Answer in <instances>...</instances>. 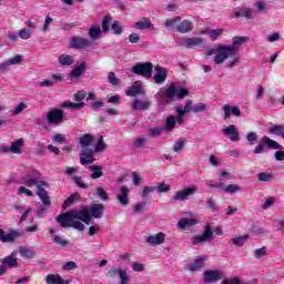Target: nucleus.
<instances>
[{"label": "nucleus", "mask_w": 284, "mask_h": 284, "mask_svg": "<svg viewBox=\"0 0 284 284\" xmlns=\"http://www.w3.org/2000/svg\"><path fill=\"white\" fill-rule=\"evenodd\" d=\"M60 106L69 108L70 110H81V108L85 106V103L84 102L74 103V102L68 101V102H63Z\"/></svg>", "instance_id": "nucleus-40"}, {"label": "nucleus", "mask_w": 284, "mask_h": 284, "mask_svg": "<svg viewBox=\"0 0 284 284\" xmlns=\"http://www.w3.org/2000/svg\"><path fill=\"white\" fill-rule=\"evenodd\" d=\"M247 41H250V37H234L231 47L219 44L213 49H207L206 57L215 54L214 63L215 65H221V63H224L230 57H239V45H243V43H247Z\"/></svg>", "instance_id": "nucleus-1"}, {"label": "nucleus", "mask_w": 284, "mask_h": 284, "mask_svg": "<svg viewBox=\"0 0 284 284\" xmlns=\"http://www.w3.org/2000/svg\"><path fill=\"white\" fill-rule=\"evenodd\" d=\"M214 236V231H212V226L205 225L201 235H196L192 237V244L199 245V243H209L211 239Z\"/></svg>", "instance_id": "nucleus-8"}, {"label": "nucleus", "mask_w": 284, "mask_h": 284, "mask_svg": "<svg viewBox=\"0 0 284 284\" xmlns=\"http://www.w3.org/2000/svg\"><path fill=\"white\" fill-rule=\"evenodd\" d=\"M21 233L17 230H10L9 233H6L3 229H0V241L1 243H14L17 239H20Z\"/></svg>", "instance_id": "nucleus-14"}, {"label": "nucleus", "mask_w": 284, "mask_h": 284, "mask_svg": "<svg viewBox=\"0 0 284 284\" xmlns=\"http://www.w3.org/2000/svg\"><path fill=\"white\" fill-rule=\"evenodd\" d=\"M63 110H50L47 113V121L49 125H61L63 123Z\"/></svg>", "instance_id": "nucleus-10"}, {"label": "nucleus", "mask_w": 284, "mask_h": 284, "mask_svg": "<svg viewBox=\"0 0 284 284\" xmlns=\"http://www.w3.org/2000/svg\"><path fill=\"white\" fill-rule=\"evenodd\" d=\"M95 194L101 199V201H108L109 199L108 192H105L101 186L95 189Z\"/></svg>", "instance_id": "nucleus-51"}, {"label": "nucleus", "mask_w": 284, "mask_h": 284, "mask_svg": "<svg viewBox=\"0 0 284 284\" xmlns=\"http://www.w3.org/2000/svg\"><path fill=\"white\" fill-rule=\"evenodd\" d=\"M62 270L71 271V270H77V263L69 261L67 262L63 266Z\"/></svg>", "instance_id": "nucleus-62"}, {"label": "nucleus", "mask_w": 284, "mask_h": 284, "mask_svg": "<svg viewBox=\"0 0 284 284\" xmlns=\"http://www.w3.org/2000/svg\"><path fill=\"white\" fill-rule=\"evenodd\" d=\"M23 145H26V141L18 139L11 143V146H4L1 151L4 153L11 152V154H21Z\"/></svg>", "instance_id": "nucleus-16"}, {"label": "nucleus", "mask_w": 284, "mask_h": 284, "mask_svg": "<svg viewBox=\"0 0 284 284\" xmlns=\"http://www.w3.org/2000/svg\"><path fill=\"white\" fill-rule=\"evenodd\" d=\"M170 184H166L164 182L159 183L158 186H144L142 191V199H146L148 194H151V192H154L158 190V192L163 193V192H170Z\"/></svg>", "instance_id": "nucleus-15"}, {"label": "nucleus", "mask_w": 284, "mask_h": 284, "mask_svg": "<svg viewBox=\"0 0 284 284\" xmlns=\"http://www.w3.org/2000/svg\"><path fill=\"white\" fill-rule=\"evenodd\" d=\"M53 243L58 245L59 247H70V242L68 240H63L61 236H53Z\"/></svg>", "instance_id": "nucleus-45"}, {"label": "nucleus", "mask_w": 284, "mask_h": 284, "mask_svg": "<svg viewBox=\"0 0 284 284\" xmlns=\"http://www.w3.org/2000/svg\"><path fill=\"white\" fill-rule=\"evenodd\" d=\"M18 194H27L28 196H34V193H32V191H30L26 186H20L18 189Z\"/></svg>", "instance_id": "nucleus-63"}, {"label": "nucleus", "mask_w": 284, "mask_h": 284, "mask_svg": "<svg viewBox=\"0 0 284 284\" xmlns=\"http://www.w3.org/2000/svg\"><path fill=\"white\" fill-rule=\"evenodd\" d=\"M197 221L195 219L183 217L178 222V227L180 230H187V227H192V225H196Z\"/></svg>", "instance_id": "nucleus-33"}, {"label": "nucleus", "mask_w": 284, "mask_h": 284, "mask_svg": "<svg viewBox=\"0 0 284 284\" xmlns=\"http://www.w3.org/2000/svg\"><path fill=\"white\" fill-rule=\"evenodd\" d=\"M73 181L78 187H81V190H88V184L83 182V179L81 176H73Z\"/></svg>", "instance_id": "nucleus-54"}, {"label": "nucleus", "mask_w": 284, "mask_h": 284, "mask_svg": "<svg viewBox=\"0 0 284 284\" xmlns=\"http://www.w3.org/2000/svg\"><path fill=\"white\" fill-rule=\"evenodd\" d=\"M176 128V118L174 115H169L165 121L164 130L166 132H172Z\"/></svg>", "instance_id": "nucleus-38"}, {"label": "nucleus", "mask_w": 284, "mask_h": 284, "mask_svg": "<svg viewBox=\"0 0 284 284\" xmlns=\"http://www.w3.org/2000/svg\"><path fill=\"white\" fill-rule=\"evenodd\" d=\"M94 141H97V139L94 138V135L90 134V133H85L80 138V145L82 148H90V145H92L94 143Z\"/></svg>", "instance_id": "nucleus-31"}, {"label": "nucleus", "mask_w": 284, "mask_h": 284, "mask_svg": "<svg viewBox=\"0 0 284 284\" xmlns=\"http://www.w3.org/2000/svg\"><path fill=\"white\" fill-rule=\"evenodd\" d=\"M205 110H207V104L205 103H197L195 105H193V112L199 113V112H205Z\"/></svg>", "instance_id": "nucleus-57"}, {"label": "nucleus", "mask_w": 284, "mask_h": 284, "mask_svg": "<svg viewBox=\"0 0 284 284\" xmlns=\"http://www.w3.org/2000/svg\"><path fill=\"white\" fill-rule=\"evenodd\" d=\"M126 97H139V94H143V89L141 87V82L135 81L131 87L125 91Z\"/></svg>", "instance_id": "nucleus-25"}, {"label": "nucleus", "mask_w": 284, "mask_h": 284, "mask_svg": "<svg viewBox=\"0 0 284 284\" xmlns=\"http://www.w3.org/2000/svg\"><path fill=\"white\" fill-rule=\"evenodd\" d=\"M262 143H264V145H266L268 150H283V145L270 139L267 135L262 138Z\"/></svg>", "instance_id": "nucleus-30"}, {"label": "nucleus", "mask_w": 284, "mask_h": 284, "mask_svg": "<svg viewBox=\"0 0 284 284\" xmlns=\"http://www.w3.org/2000/svg\"><path fill=\"white\" fill-rule=\"evenodd\" d=\"M197 192H199V186L191 185L189 187L183 189L180 192H176L173 196V201H187L190 196H194V194Z\"/></svg>", "instance_id": "nucleus-9"}, {"label": "nucleus", "mask_w": 284, "mask_h": 284, "mask_svg": "<svg viewBox=\"0 0 284 284\" xmlns=\"http://www.w3.org/2000/svg\"><path fill=\"white\" fill-rule=\"evenodd\" d=\"M69 48L71 50H84L88 52L92 48V42L82 37H72L69 39Z\"/></svg>", "instance_id": "nucleus-6"}, {"label": "nucleus", "mask_w": 284, "mask_h": 284, "mask_svg": "<svg viewBox=\"0 0 284 284\" xmlns=\"http://www.w3.org/2000/svg\"><path fill=\"white\" fill-rule=\"evenodd\" d=\"M108 149V144H105V141H103V135H101L98 139V142L95 144V149L94 152L99 153V152H105V150Z\"/></svg>", "instance_id": "nucleus-43"}, {"label": "nucleus", "mask_w": 284, "mask_h": 284, "mask_svg": "<svg viewBox=\"0 0 284 284\" xmlns=\"http://www.w3.org/2000/svg\"><path fill=\"white\" fill-rule=\"evenodd\" d=\"M133 74L144 77V79H152V72H154V64L152 62H138L131 68Z\"/></svg>", "instance_id": "nucleus-5"}, {"label": "nucleus", "mask_w": 284, "mask_h": 284, "mask_svg": "<svg viewBox=\"0 0 284 284\" xmlns=\"http://www.w3.org/2000/svg\"><path fill=\"white\" fill-rule=\"evenodd\" d=\"M128 194H130V189L126 185L121 186L120 194H118L116 199L123 207L130 203V199H128Z\"/></svg>", "instance_id": "nucleus-22"}, {"label": "nucleus", "mask_w": 284, "mask_h": 284, "mask_svg": "<svg viewBox=\"0 0 284 284\" xmlns=\"http://www.w3.org/2000/svg\"><path fill=\"white\" fill-rule=\"evenodd\" d=\"M105 212V205L94 203L89 207H83L79 210L75 217L80 219L85 225H94V219H103Z\"/></svg>", "instance_id": "nucleus-3"}, {"label": "nucleus", "mask_w": 284, "mask_h": 284, "mask_svg": "<svg viewBox=\"0 0 284 284\" xmlns=\"http://www.w3.org/2000/svg\"><path fill=\"white\" fill-rule=\"evenodd\" d=\"M234 17H245V19H252V9L244 8L234 13Z\"/></svg>", "instance_id": "nucleus-47"}, {"label": "nucleus", "mask_w": 284, "mask_h": 284, "mask_svg": "<svg viewBox=\"0 0 284 284\" xmlns=\"http://www.w3.org/2000/svg\"><path fill=\"white\" fill-rule=\"evenodd\" d=\"M97 161L94 158V151L90 148L82 149L80 152V163L81 165H92Z\"/></svg>", "instance_id": "nucleus-12"}, {"label": "nucleus", "mask_w": 284, "mask_h": 284, "mask_svg": "<svg viewBox=\"0 0 284 284\" xmlns=\"http://www.w3.org/2000/svg\"><path fill=\"white\" fill-rule=\"evenodd\" d=\"M247 239H250V235H243V236H237L231 240V242L233 243V245H236L237 247H243V245H245V241H247Z\"/></svg>", "instance_id": "nucleus-44"}, {"label": "nucleus", "mask_w": 284, "mask_h": 284, "mask_svg": "<svg viewBox=\"0 0 284 284\" xmlns=\"http://www.w3.org/2000/svg\"><path fill=\"white\" fill-rule=\"evenodd\" d=\"M224 30L223 29H213L210 32V37L212 39V41H216V39H219L221 37V34H223Z\"/></svg>", "instance_id": "nucleus-53"}, {"label": "nucleus", "mask_w": 284, "mask_h": 284, "mask_svg": "<svg viewBox=\"0 0 284 284\" xmlns=\"http://www.w3.org/2000/svg\"><path fill=\"white\" fill-rule=\"evenodd\" d=\"M186 48H196L203 45V38H189L185 40Z\"/></svg>", "instance_id": "nucleus-37"}, {"label": "nucleus", "mask_w": 284, "mask_h": 284, "mask_svg": "<svg viewBox=\"0 0 284 284\" xmlns=\"http://www.w3.org/2000/svg\"><path fill=\"white\" fill-rule=\"evenodd\" d=\"M89 170L91 173V179L97 180V179H101V176H103V166L101 165H90Z\"/></svg>", "instance_id": "nucleus-34"}, {"label": "nucleus", "mask_w": 284, "mask_h": 284, "mask_svg": "<svg viewBox=\"0 0 284 284\" xmlns=\"http://www.w3.org/2000/svg\"><path fill=\"white\" fill-rule=\"evenodd\" d=\"M223 278V272L220 270H209L203 274V283H216Z\"/></svg>", "instance_id": "nucleus-13"}, {"label": "nucleus", "mask_w": 284, "mask_h": 284, "mask_svg": "<svg viewBox=\"0 0 284 284\" xmlns=\"http://www.w3.org/2000/svg\"><path fill=\"white\" fill-rule=\"evenodd\" d=\"M185 138H180L179 141H176L173 145V152H176L179 154V152H181L183 148H185Z\"/></svg>", "instance_id": "nucleus-48"}, {"label": "nucleus", "mask_w": 284, "mask_h": 284, "mask_svg": "<svg viewBox=\"0 0 284 284\" xmlns=\"http://www.w3.org/2000/svg\"><path fill=\"white\" fill-rule=\"evenodd\" d=\"M150 105H152V102H150V101H141L139 99H135L132 102L131 108L134 111H136V110L143 111V110H150Z\"/></svg>", "instance_id": "nucleus-27"}, {"label": "nucleus", "mask_w": 284, "mask_h": 284, "mask_svg": "<svg viewBox=\"0 0 284 284\" xmlns=\"http://www.w3.org/2000/svg\"><path fill=\"white\" fill-rule=\"evenodd\" d=\"M176 30L181 34H187V32H192V30H194V24L190 20H183L179 22Z\"/></svg>", "instance_id": "nucleus-24"}, {"label": "nucleus", "mask_w": 284, "mask_h": 284, "mask_svg": "<svg viewBox=\"0 0 284 284\" xmlns=\"http://www.w3.org/2000/svg\"><path fill=\"white\" fill-rule=\"evenodd\" d=\"M21 61H23V57H21V55H16L8 60L9 65H19V63H21Z\"/></svg>", "instance_id": "nucleus-60"}, {"label": "nucleus", "mask_w": 284, "mask_h": 284, "mask_svg": "<svg viewBox=\"0 0 284 284\" xmlns=\"http://www.w3.org/2000/svg\"><path fill=\"white\" fill-rule=\"evenodd\" d=\"M108 79L111 85H118L120 83V80L119 78H116V74L114 72H110Z\"/></svg>", "instance_id": "nucleus-59"}, {"label": "nucleus", "mask_w": 284, "mask_h": 284, "mask_svg": "<svg viewBox=\"0 0 284 284\" xmlns=\"http://www.w3.org/2000/svg\"><path fill=\"white\" fill-rule=\"evenodd\" d=\"M164 131V128H153L149 130V134L150 136H161V134H163Z\"/></svg>", "instance_id": "nucleus-55"}, {"label": "nucleus", "mask_w": 284, "mask_h": 284, "mask_svg": "<svg viewBox=\"0 0 284 284\" xmlns=\"http://www.w3.org/2000/svg\"><path fill=\"white\" fill-rule=\"evenodd\" d=\"M58 277H59V275L49 274V275H47L45 281L48 284H54V283H57Z\"/></svg>", "instance_id": "nucleus-64"}, {"label": "nucleus", "mask_w": 284, "mask_h": 284, "mask_svg": "<svg viewBox=\"0 0 284 284\" xmlns=\"http://www.w3.org/2000/svg\"><path fill=\"white\" fill-rule=\"evenodd\" d=\"M154 70L156 72L153 77L154 83L158 85L165 83V80L168 79V69L158 64L154 67Z\"/></svg>", "instance_id": "nucleus-18"}, {"label": "nucleus", "mask_w": 284, "mask_h": 284, "mask_svg": "<svg viewBox=\"0 0 284 284\" xmlns=\"http://www.w3.org/2000/svg\"><path fill=\"white\" fill-rule=\"evenodd\" d=\"M19 253L22 256V258H28V260L34 258V256H37L36 250L28 248L26 246H20Z\"/></svg>", "instance_id": "nucleus-32"}, {"label": "nucleus", "mask_w": 284, "mask_h": 284, "mask_svg": "<svg viewBox=\"0 0 284 284\" xmlns=\"http://www.w3.org/2000/svg\"><path fill=\"white\" fill-rule=\"evenodd\" d=\"M78 212L79 210H70L65 213H61L55 217V221L60 223L61 227H73V230L83 232L85 225L81 222L80 217H77Z\"/></svg>", "instance_id": "nucleus-4"}, {"label": "nucleus", "mask_w": 284, "mask_h": 284, "mask_svg": "<svg viewBox=\"0 0 284 284\" xmlns=\"http://www.w3.org/2000/svg\"><path fill=\"white\" fill-rule=\"evenodd\" d=\"M89 36L93 41H97L101 37V27L93 26L89 29Z\"/></svg>", "instance_id": "nucleus-41"}, {"label": "nucleus", "mask_w": 284, "mask_h": 284, "mask_svg": "<svg viewBox=\"0 0 284 284\" xmlns=\"http://www.w3.org/2000/svg\"><path fill=\"white\" fill-rule=\"evenodd\" d=\"M79 199H81V194L79 193H73L71 194L63 203V210H65V207H70V205H72V203H74V201H79Z\"/></svg>", "instance_id": "nucleus-42"}, {"label": "nucleus", "mask_w": 284, "mask_h": 284, "mask_svg": "<svg viewBox=\"0 0 284 284\" xmlns=\"http://www.w3.org/2000/svg\"><path fill=\"white\" fill-rule=\"evenodd\" d=\"M257 180L264 183H270V181H274V175L272 173L261 172L257 174Z\"/></svg>", "instance_id": "nucleus-46"}, {"label": "nucleus", "mask_w": 284, "mask_h": 284, "mask_svg": "<svg viewBox=\"0 0 284 284\" xmlns=\"http://www.w3.org/2000/svg\"><path fill=\"white\" fill-rule=\"evenodd\" d=\"M241 190V186L239 184H229L225 189L224 192L226 194H234V192H239Z\"/></svg>", "instance_id": "nucleus-52"}, {"label": "nucleus", "mask_w": 284, "mask_h": 284, "mask_svg": "<svg viewBox=\"0 0 284 284\" xmlns=\"http://www.w3.org/2000/svg\"><path fill=\"white\" fill-rule=\"evenodd\" d=\"M205 261H207V256H199L194 260L192 264L189 265L190 272H196V270H202L205 267Z\"/></svg>", "instance_id": "nucleus-26"}, {"label": "nucleus", "mask_w": 284, "mask_h": 284, "mask_svg": "<svg viewBox=\"0 0 284 284\" xmlns=\"http://www.w3.org/2000/svg\"><path fill=\"white\" fill-rule=\"evenodd\" d=\"M108 276H110V278H116V276H120L119 284H129L130 283V275H128V271H125L121 267L109 270Z\"/></svg>", "instance_id": "nucleus-11"}, {"label": "nucleus", "mask_w": 284, "mask_h": 284, "mask_svg": "<svg viewBox=\"0 0 284 284\" xmlns=\"http://www.w3.org/2000/svg\"><path fill=\"white\" fill-rule=\"evenodd\" d=\"M179 23H181V17H175L173 19L169 18L164 21V28H168L169 30H174V28H176Z\"/></svg>", "instance_id": "nucleus-39"}, {"label": "nucleus", "mask_w": 284, "mask_h": 284, "mask_svg": "<svg viewBox=\"0 0 284 284\" xmlns=\"http://www.w3.org/2000/svg\"><path fill=\"white\" fill-rule=\"evenodd\" d=\"M223 112H224V121H229V119L232 116H241V108H239V105H230V104H225L222 108Z\"/></svg>", "instance_id": "nucleus-19"}, {"label": "nucleus", "mask_w": 284, "mask_h": 284, "mask_svg": "<svg viewBox=\"0 0 284 284\" xmlns=\"http://www.w3.org/2000/svg\"><path fill=\"white\" fill-rule=\"evenodd\" d=\"M30 30H28V29H21L20 31H19V37H20V39H24V40H28V39H30Z\"/></svg>", "instance_id": "nucleus-61"}, {"label": "nucleus", "mask_w": 284, "mask_h": 284, "mask_svg": "<svg viewBox=\"0 0 284 284\" xmlns=\"http://www.w3.org/2000/svg\"><path fill=\"white\" fill-rule=\"evenodd\" d=\"M145 242L149 245H152V247H156V245H161V244L165 243V233L160 232L155 235L148 236L145 239Z\"/></svg>", "instance_id": "nucleus-20"}, {"label": "nucleus", "mask_w": 284, "mask_h": 284, "mask_svg": "<svg viewBox=\"0 0 284 284\" xmlns=\"http://www.w3.org/2000/svg\"><path fill=\"white\" fill-rule=\"evenodd\" d=\"M263 256H267V247L265 246L255 250V258H263Z\"/></svg>", "instance_id": "nucleus-56"}, {"label": "nucleus", "mask_w": 284, "mask_h": 284, "mask_svg": "<svg viewBox=\"0 0 284 284\" xmlns=\"http://www.w3.org/2000/svg\"><path fill=\"white\" fill-rule=\"evenodd\" d=\"M134 28H136V30H154V24H152L150 18H143V20H140L134 23Z\"/></svg>", "instance_id": "nucleus-29"}, {"label": "nucleus", "mask_w": 284, "mask_h": 284, "mask_svg": "<svg viewBox=\"0 0 284 284\" xmlns=\"http://www.w3.org/2000/svg\"><path fill=\"white\" fill-rule=\"evenodd\" d=\"M111 30H113L114 34H123V27H121V22L118 20L113 21Z\"/></svg>", "instance_id": "nucleus-50"}, {"label": "nucleus", "mask_w": 284, "mask_h": 284, "mask_svg": "<svg viewBox=\"0 0 284 284\" xmlns=\"http://www.w3.org/2000/svg\"><path fill=\"white\" fill-rule=\"evenodd\" d=\"M185 97H190V90L186 88H176V85L171 84L166 89H161L160 92L156 93L155 99L160 105H168V103H172L174 99H185Z\"/></svg>", "instance_id": "nucleus-2"}, {"label": "nucleus", "mask_w": 284, "mask_h": 284, "mask_svg": "<svg viewBox=\"0 0 284 284\" xmlns=\"http://www.w3.org/2000/svg\"><path fill=\"white\" fill-rule=\"evenodd\" d=\"M223 134L225 136H230V141H232L233 143L241 141V133L239 132V129H236V125L234 124H231L223 129Z\"/></svg>", "instance_id": "nucleus-17"}, {"label": "nucleus", "mask_w": 284, "mask_h": 284, "mask_svg": "<svg viewBox=\"0 0 284 284\" xmlns=\"http://www.w3.org/2000/svg\"><path fill=\"white\" fill-rule=\"evenodd\" d=\"M17 251H13L10 255L1 260L4 267H19V260L17 258Z\"/></svg>", "instance_id": "nucleus-21"}, {"label": "nucleus", "mask_w": 284, "mask_h": 284, "mask_svg": "<svg viewBox=\"0 0 284 284\" xmlns=\"http://www.w3.org/2000/svg\"><path fill=\"white\" fill-rule=\"evenodd\" d=\"M88 95V93L85 91H78L74 94V101H77V103H81V101H83V99H85V97Z\"/></svg>", "instance_id": "nucleus-58"}, {"label": "nucleus", "mask_w": 284, "mask_h": 284, "mask_svg": "<svg viewBox=\"0 0 284 284\" xmlns=\"http://www.w3.org/2000/svg\"><path fill=\"white\" fill-rule=\"evenodd\" d=\"M47 186H38L37 195L42 201L43 205H52V201H50V195H48V191H45Z\"/></svg>", "instance_id": "nucleus-28"}, {"label": "nucleus", "mask_w": 284, "mask_h": 284, "mask_svg": "<svg viewBox=\"0 0 284 284\" xmlns=\"http://www.w3.org/2000/svg\"><path fill=\"white\" fill-rule=\"evenodd\" d=\"M85 70H88V62L84 61L70 72V81H77Z\"/></svg>", "instance_id": "nucleus-23"}, {"label": "nucleus", "mask_w": 284, "mask_h": 284, "mask_svg": "<svg viewBox=\"0 0 284 284\" xmlns=\"http://www.w3.org/2000/svg\"><path fill=\"white\" fill-rule=\"evenodd\" d=\"M270 134H275V136H281L284 139V125L275 124L268 129Z\"/></svg>", "instance_id": "nucleus-35"}, {"label": "nucleus", "mask_w": 284, "mask_h": 284, "mask_svg": "<svg viewBox=\"0 0 284 284\" xmlns=\"http://www.w3.org/2000/svg\"><path fill=\"white\" fill-rule=\"evenodd\" d=\"M60 65H72L74 64V57L70 54H61L58 58Z\"/></svg>", "instance_id": "nucleus-36"}, {"label": "nucleus", "mask_w": 284, "mask_h": 284, "mask_svg": "<svg viewBox=\"0 0 284 284\" xmlns=\"http://www.w3.org/2000/svg\"><path fill=\"white\" fill-rule=\"evenodd\" d=\"M37 174H39V172L33 171V173H28L27 175L22 176L23 185H27V187H32L36 185L37 190H39V186L49 187L48 182L37 179Z\"/></svg>", "instance_id": "nucleus-7"}, {"label": "nucleus", "mask_w": 284, "mask_h": 284, "mask_svg": "<svg viewBox=\"0 0 284 284\" xmlns=\"http://www.w3.org/2000/svg\"><path fill=\"white\" fill-rule=\"evenodd\" d=\"M110 23H112L111 16H105L102 18V32H110Z\"/></svg>", "instance_id": "nucleus-49"}]
</instances>
